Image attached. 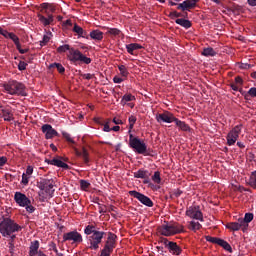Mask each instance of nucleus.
I'll list each match as a JSON object with an SVG mask.
<instances>
[{"instance_id":"nucleus-41","label":"nucleus","mask_w":256,"mask_h":256,"mask_svg":"<svg viewBox=\"0 0 256 256\" xmlns=\"http://www.w3.org/2000/svg\"><path fill=\"white\" fill-rule=\"evenodd\" d=\"M128 121H129V135H131V130L133 129V127H135V123H137V117L131 115L129 116L128 118Z\"/></svg>"},{"instance_id":"nucleus-6","label":"nucleus","mask_w":256,"mask_h":256,"mask_svg":"<svg viewBox=\"0 0 256 256\" xmlns=\"http://www.w3.org/2000/svg\"><path fill=\"white\" fill-rule=\"evenodd\" d=\"M115 247H117V235L113 234V232H109L107 241L101 251L100 256H111V253H113V249H115Z\"/></svg>"},{"instance_id":"nucleus-4","label":"nucleus","mask_w":256,"mask_h":256,"mask_svg":"<svg viewBox=\"0 0 256 256\" xmlns=\"http://www.w3.org/2000/svg\"><path fill=\"white\" fill-rule=\"evenodd\" d=\"M129 147L133 149L138 155L150 156V150L147 149V144L139 137L129 134Z\"/></svg>"},{"instance_id":"nucleus-8","label":"nucleus","mask_w":256,"mask_h":256,"mask_svg":"<svg viewBox=\"0 0 256 256\" xmlns=\"http://www.w3.org/2000/svg\"><path fill=\"white\" fill-rule=\"evenodd\" d=\"M66 241H71L72 245H79L80 243H83V236L77 230L70 231L63 234V243Z\"/></svg>"},{"instance_id":"nucleus-28","label":"nucleus","mask_w":256,"mask_h":256,"mask_svg":"<svg viewBox=\"0 0 256 256\" xmlns=\"http://www.w3.org/2000/svg\"><path fill=\"white\" fill-rule=\"evenodd\" d=\"M174 123L177 127H179L181 131H191V127L184 121L179 120V118H176V120H174Z\"/></svg>"},{"instance_id":"nucleus-16","label":"nucleus","mask_w":256,"mask_h":256,"mask_svg":"<svg viewBox=\"0 0 256 256\" xmlns=\"http://www.w3.org/2000/svg\"><path fill=\"white\" fill-rule=\"evenodd\" d=\"M14 201L17 203V205H19V207H25L31 203V199L21 192H15Z\"/></svg>"},{"instance_id":"nucleus-54","label":"nucleus","mask_w":256,"mask_h":256,"mask_svg":"<svg viewBox=\"0 0 256 256\" xmlns=\"http://www.w3.org/2000/svg\"><path fill=\"white\" fill-rule=\"evenodd\" d=\"M16 49L19 51L21 55H25V53H29V48L23 49L21 48V44L16 46Z\"/></svg>"},{"instance_id":"nucleus-22","label":"nucleus","mask_w":256,"mask_h":256,"mask_svg":"<svg viewBox=\"0 0 256 256\" xmlns=\"http://www.w3.org/2000/svg\"><path fill=\"white\" fill-rule=\"evenodd\" d=\"M9 240H8V251L10 253L11 256L15 255V239H17V235L14 234L12 236H8Z\"/></svg>"},{"instance_id":"nucleus-36","label":"nucleus","mask_w":256,"mask_h":256,"mask_svg":"<svg viewBox=\"0 0 256 256\" xmlns=\"http://www.w3.org/2000/svg\"><path fill=\"white\" fill-rule=\"evenodd\" d=\"M202 55L204 57H215V55H217V52H215V49H213L212 47H208L203 49Z\"/></svg>"},{"instance_id":"nucleus-9","label":"nucleus","mask_w":256,"mask_h":256,"mask_svg":"<svg viewBox=\"0 0 256 256\" xmlns=\"http://www.w3.org/2000/svg\"><path fill=\"white\" fill-rule=\"evenodd\" d=\"M243 129V125H236L232 130L227 134L226 140L227 145L229 147L233 146L237 143V139H239V135H241V130Z\"/></svg>"},{"instance_id":"nucleus-38","label":"nucleus","mask_w":256,"mask_h":256,"mask_svg":"<svg viewBox=\"0 0 256 256\" xmlns=\"http://www.w3.org/2000/svg\"><path fill=\"white\" fill-rule=\"evenodd\" d=\"M73 31L74 33H77V35H79V37H85L87 35V32L85 30H83V28H81V26L75 24L73 27Z\"/></svg>"},{"instance_id":"nucleus-49","label":"nucleus","mask_w":256,"mask_h":256,"mask_svg":"<svg viewBox=\"0 0 256 256\" xmlns=\"http://www.w3.org/2000/svg\"><path fill=\"white\" fill-rule=\"evenodd\" d=\"M143 183H144V185H148V187H150V189H153V187H155V184L151 183V180H149V175H147V177L144 178Z\"/></svg>"},{"instance_id":"nucleus-11","label":"nucleus","mask_w":256,"mask_h":256,"mask_svg":"<svg viewBox=\"0 0 256 256\" xmlns=\"http://www.w3.org/2000/svg\"><path fill=\"white\" fill-rule=\"evenodd\" d=\"M205 239L208 243L219 245L220 247H223L225 251H228V253H233V248H231V245L227 241L213 236H206Z\"/></svg>"},{"instance_id":"nucleus-51","label":"nucleus","mask_w":256,"mask_h":256,"mask_svg":"<svg viewBox=\"0 0 256 256\" xmlns=\"http://www.w3.org/2000/svg\"><path fill=\"white\" fill-rule=\"evenodd\" d=\"M27 63L24 61H20L18 64V69L19 71H25V69H27Z\"/></svg>"},{"instance_id":"nucleus-52","label":"nucleus","mask_w":256,"mask_h":256,"mask_svg":"<svg viewBox=\"0 0 256 256\" xmlns=\"http://www.w3.org/2000/svg\"><path fill=\"white\" fill-rule=\"evenodd\" d=\"M24 207H25L27 213H35V207L33 205H31V202Z\"/></svg>"},{"instance_id":"nucleus-29","label":"nucleus","mask_w":256,"mask_h":256,"mask_svg":"<svg viewBox=\"0 0 256 256\" xmlns=\"http://www.w3.org/2000/svg\"><path fill=\"white\" fill-rule=\"evenodd\" d=\"M126 49L130 55H135V53H133V52L137 51L139 49H143V46H141L140 44H137V43H131V44L126 45Z\"/></svg>"},{"instance_id":"nucleus-34","label":"nucleus","mask_w":256,"mask_h":256,"mask_svg":"<svg viewBox=\"0 0 256 256\" xmlns=\"http://www.w3.org/2000/svg\"><path fill=\"white\" fill-rule=\"evenodd\" d=\"M247 184L252 189H256V170L251 172L250 177H249V179L247 181Z\"/></svg>"},{"instance_id":"nucleus-26","label":"nucleus","mask_w":256,"mask_h":256,"mask_svg":"<svg viewBox=\"0 0 256 256\" xmlns=\"http://www.w3.org/2000/svg\"><path fill=\"white\" fill-rule=\"evenodd\" d=\"M38 19H39L40 23H42V25H44V27H47V25H51V23H53V21H54L53 15H51V14L48 16V18H46L42 14H38Z\"/></svg>"},{"instance_id":"nucleus-46","label":"nucleus","mask_w":256,"mask_h":256,"mask_svg":"<svg viewBox=\"0 0 256 256\" xmlns=\"http://www.w3.org/2000/svg\"><path fill=\"white\" fill-rule=\"evenodd\" d=\"M108 35H113V37H117V35L121 34V30L117 29V28H110L107 31Z\"/></svg>"},{"instance_id":"nucleus-19","label":"nucleus","mask_w":256,"mask_h":256,"mask_svg":"<svg viewBox=\"0 0 256 256\" xmlns=\"http://www.w3.org/2000/svg\"><path fill=\"white\" fill-rule=\"evenodd\" d=\"M74 153L77 157H82L85 165H89V151H87V148L83 147L82 151H79V149L74 148Z\"/></svg>"},{"instance_id":"nucleus-30","label":"nucleus","mask_w":256,"mask_h":256,"mask_svg":"<svg viewBox=\"0 0 256 256\" xmlns=\"http://www.w3.org/2000/svg\"><path fill=\"white\" fill-rule=\"evenodd\" d=\"M90 37L94 41H103V32L100 30H92L90 32Z\"/></svg>"},{"instance_id":"nucleus-14","label":"nucleus","mask_w":256,"mask_h":256,"mask_svg":"<svg viewBox=\"0 0 256 256\" xmlns=\"http://www.w3.org/2000/svg\"><path fill=\"white\" fill-rule=\"evenodd\" d=\"M176 119L177 118L175 117V115H173V113L169 111H165L156 115L157 123H175Z\"/></svg>"},{"instance_id":"nucleus-21","label":"nucleus","mask_w":256,"mask_h":256,"mask_svg":"<svg viewBox=\"0 0 256 256\" xmlns=\"http://www.w3.org/2000/svg\"><path fill=\"white\" fill-rule=\"evenodd\" d=\"M253 213H246L244 218H240V221L243 224V233H245V231H247V229H249V223H251V221H253Z\"/></svg>"},{"instance_id":"nucleus-58","label":"nucleus","mask_w":256,"mask_h":256,"mask_svg":"<svg viewBox=\"0 0 256 256\" xmlns=\"http://www.w3.org/2000/svg\"><path fill=\"white\" fill-rule=\"evenodd\" d=\"M83 79H87V81L93 79L95 77V74L87 73L82 75Z\"/></svg>"},{"instance_id":"nucleus-55","label":"nucleus","mask_w":256,"mask_h":256,"mask_svg":"<svg viewBox=\"0 0 256 256\" xmlns=\"http://www.w3.org/2000/svg\"><path fill=\"white\" fill-rule=\"evenodd\" d=\"M49 40H50L49 36L44 35L42 41H40L41 47H45V45H47Z\"/></svg>"},{"instance_id":"nucleus-48","label":"nucleus","mask_w":256,"mask_h":256,"mask_svg":"<svg viewBox=\"0 0 256 256\" xmlns=\"http://www.w3.org/2000/svg\"><path fill=\"white\" fill-rule=\"evenodd\" d=\"M111 123V119H108L105 124H104V128L103 131H105V133H109L111 131V127L109 126V124Z\"/></svg>"},{"instance_id":"nucleus-64","label":"nucleus","mask_w":256,"mask_h":256,"mask_svg":"<svg viewBox=\"0 0 256 256\" xmlns=\"http://www.w3.org/2000/svg\"><path fill=\"white\" fill-rule=\"evenodd\" d=\"M26 175H33V166H28L26 169Z\"/></svg>"},{"instance_id":"nucleus-62","label":"nucleus","mask_w":256,"mask_h":256,"mask_svg":"<svg viewBox=\"0 0 256 256\" xmlns=\"http://www.w3.org/2000/svg\"><path fill=\"white\" fill-rule=\"evenodd\" d=\"M251 67H253V65L247 63H242L240 65V69H251Z\"/></svg>"},{"instance_id":"nucleus-42","label":"nucleus","mask_w":256,"mask_h":256,"mask_svg":"<svg viewBox=\"0 0 256 256\" xmlns=\"http://www.w3.org/2000/svg\"><path fill=\"white\" fill-rule=\"evenodd\" d=\"M152 181L156 183V185H161V172H154V175H152Z\"/></svg>"},{"instance_id":"nucleus-3","label":"nucleus","mask_w":256,"mask_h":256,"mask_svg":"<svg viewBox=\"0 0 256 256\" xmlns=\"http://www.w3.org/2000/svg\"><path fill=\"white\" fill-rule=\"evenodd\" d=\"M21 229L23 228L11 218H3L0 222V233L2 237L15 235V233H19Z\"/></svg>"},{"instance_id":"nucleus-18","label":"nucleus","mask_w":256,"mask_h":256,"mask_svg":"<svg viewBox=\"0 0 256 256\" xmlns=\"http://www.w3.org/2000/svg\"><path fill=\"white\" fill-rule=\"evenodd\" d=\"M1 111L2 119H4V121L11 122L15 120V117L13 116V108H11V106H5Z\"/></svg>"},{"instance_id":"nucleus-25","label":"nucleus","mask_w":256,"mask_h":256,"mask_svg":"<svg viewBox=\"0 0 256 256\" xmlns=\"http://www.w3.org/2000/svg\"><path fill=\"white\" fill-rule=\"evenodd\" d=\"M48 162L49 165H54L55 167H61L62 169H69V166L67 165V163L54 158L52 160H46Z\"/></svg>"},{"instance_id":"nucleus-24","label":"nucleus","mask_w":256,"mask_h":256,"mask_svg":"<svg viewBox=\"0 0 256 256\" xmlns=\"http://www.w3.org/2000/svg\"><path fill=\"white\" fill-rule=\"evenodd\" d=\"M168 247L169 253H172V255H181V247L177 245V242H170Z\"/></svg>"},{"instance_id":"nucleus-60","label":"nucleus","mask_w":256,"mask_h":256,"mask_svg":"<svg viewBox=\"0 0 256 256\" xmlns=\"http://www.w3.org/2000/svg\"><path fill=\"white\" fill-rule=\"evenodd\" d=\"M125 81V79H123V78H121V77H119V76H115L114 78H113V82L114 83H123Z\"/></svg>"},{"instance_id":"nucleus-47","label":"nucleus","mask_w":256,"mask_h":256,"mask_svg":"<svg viewBox=\"0 0 256 256\" xmlns=\"http://www.w3.org/2000/svg\"><path fill=\"white\" fill-rule=\"evenodd\" d=\"M62 136L64 137V139H66V141L68 143H72V145H75V140H73V138H71V134H69L67 132H63Z\"/></svg>"},{"instance_id":"nucleus-57","label":"nucleus","mask_w":256,"mask_h":256,"mask_svg":"<svg viewBox=\"0 0 256 256\" xmlns=\"http://www.w3.org/2000/svg\"><path fill=\"white\" fill-rule=\"evenodd\" d=\"M230 87L233 91H239L242 94L244 93L243 89L242 88L239 89L240 86H237V84H230Z\"/></svg>"},{"instance_id":"nucleus-13","label":"nucleus","mask_w":256,"mask_h":256,"mask_svg":"<svg viewBox=\"0 0 256 256\" xmlns=\"http://www.w3.org/2000/svg\"><path fill=\"white\" fill-rule=\"evenodd\" d=\"M104 235L105 232L97 231L94 232V234H92L91 236H89L90 249L97 251V249H99V244L101 243V241H103Z\"/></svg>"},{"instance_id":"nucleus-44","label":"nucleus","mask_w":256,"mask_h":256,"mask_svg":"<svg viewBox=\"0 0 256 256\" xmlns=\"http://www.w3.org/2000/svg\"><path fill=\"white\" fill-rule=\"evenodd\" d=\"M80 187L82 191H87L91 187V183L87 180H80Z\"/></svg>"},{"instance_id":"nucleus-31","label":"nucleus","mask_w":256,"mask_h":256,"mask_svg":"<svg viewBox=\"0 0 256 256\" xmlns=\"http://www.w3.org/2000/svg\"><path fill=\"white\" fill-rule=\"evenodd\" d=\"M202 227L203 225H201V223L199 222H195V221L188 222V229L190 231H193L194 233H197V231H199Z\"/></svg>"},{"instance_id":"nucleus-50","label":"nucleus","mask_w":256,"mask_h":256,"mask_svg":"<svg viewBox=\"0 0 256 256\" xmlns=\"http://www.w3.org/2000/svg\"><path fill=\"white\" fill-rule=\"evenodd\" d=\"M235 85L238 87H243V78H241V76L235 77Z\"/></svg>"},{"instance_id":"nucleus-7","label":"nucleus","mask_w":256,"mask_h":256,"mask_svg":"<svg viewBox=\"0 0 256 256\" xmlns=\"http://www.w3.org/2000/svg\"><path fill=\"white\" fill-rule=\"evenodd\" d=\"M37 187L40 189V191H45L47 195L53 197V193H55V180L40 178V180L37 182Z\"/></svg>"},{"instance_id":"nucleus-27","label":"nucleus","mask_w":256,"mask_h":256,"mask_svg":"<svg viewBox=\"0 0 256 256\" xmlns=\"http://www.w3.org/2000/svg\"><path fill=\"white\" fill-rule=\"evenodd\" d=\"M175 23L177 25H180V27H184V29H191L192 23L190 20L184 19V18H178L175 20Z\"/></svg>"},{"instance_id":"nucleus-15","label":"nucleus","mask_w":256,"mask_h":256,"mask_svg":"<svg viewBox=\"0 0 256 256\" xmlns=\"http://www.w3.org/2000/svg\"><path fill=\"white\" fill-rule=\"evenodd\" d=\"M198 0H184L182 3L178 4V11H182V13H187V11H191V9H195L197 7Z\"/></svg>"},{"instance_id":"nucleus-2","label":"nucleus","mask_w":256,"mask_h":256,"mask_svg":"<svg viewBox=\"0 0 256 256\" xmlns=\"http://www.w3.org/2000/svg\"><path fill=\"white\" fill-rule=\"evenodd\" d=\"M4 91L8 93V95H18L21 97H27V91L25 84L17 81V80H10L5 82L2 85Z\"/></svg>"},{"instance_id":"nucleus-45","label":"nucleus","mask_w":256,"mask_h":256,"mask_svg":"<svg viewBox=\"0 0 256 256\" xmlns=\"http://www.w3.org/2000/svg\"><path fill=\"white\" fill-rule=\"evenodd\" d=\"M13 41V43L16 45V47H19L21 45V42H19V37L15 35V33H12L9 37Z\"/></svg>"},{"instance_id":"nucleus-17","label":"nucleus","mask_w":256,"mask_h":256,"mask_svg":"<svg viewBox=\"0 0 256 256\" xmlns=\"http://www.w3.org/2000/svg\"><path fill=\"white\" fill-rule=\"evenodd\" d=\"M42 133H45L46 139H53V137H59V132L53 128L50 124H44L42 126Z\"/></svg>"},{"instance_id":"nucleus-20","label":"nucleus","mask_w":256,"mask_h":256,"mask_svg":"<svg viewBox=\"0 0 256 256\" xmlns=\"http://www.w3.org/2000/svg\"><path fill=\"white\" fill-rule=\"evenodd\" d=\"M226 229H230V231H240L241 229L243 231V222H241L240 218L237 222H229L226 224Z\"/></svg>"},{"instance_id":"nucleus-40","label":"nucleus","mask_w":256,"mask_h":256,"mask_svg":"<svg viewBox=\"0 0 256 256\" xmlns=\"http://www.w3.org/2000/svg\"><path fill=\"white\" fill-rule=\"evenodd\" d=\"M118 69L120 71L121 77H124L125 79L129 77V70H127V67L125 65H119Z\"/></svg>"},{"instance_id":"nucleus-39","label":"nucleus","mask_w":256,"mask_h":256,"mask_svg":"<svg viewBox=\"0 0 256 256\" xmlns=\"http://www.w3.org/2000/svg\"><path fill=\"white\" fill-rule=\"evenodd\" d=\"M84 233L85 235H94L95 233H97V230L95 228V225H88L85 227L84 229Z\"/></svg>"},{"instance_id":"nucleus-63","label":"nucleus","mask_w":256,"mask_h":256,"mask_svg":"<svg viewBox=\"0 0 256 256\" xmlns=\"http://www.w3.org/2000/svg\"><path fill=\"white\" fill-rule=\"evenodd\" d=\"M7 163V157H0V167H3Z\"/></svg>"},{"instance_id":"nucleus-53","label":"nucleus","mask_w":256,"mask_h":256,"mask_svg":"<svg viewBox=\"0 0 256 256\" xmlns=\"http://www.w3.org/2000/svg\"><path fill=\"white\" fill-rule=\"evenodd\" d=\"M21 184L22 185H29V177L25 173L22 174Z\"/></svg>"},{"instance_id":"nucleus-56","label":"nucleus","mask_w":256,"mask_h":256,"mask_svg":"<svg viewBox=\"0 0 256 256\" xmlns=\"http://www.w3.org/2000/svg\"><path fill=\"white\" fill-rule=\"evenodd\" d=\"M49 249H50V251H54V253H57L59 251L57 249V244H55V242H50Z\"/></svg>"},{"instance_id":"nucleus-43","label":"nucleus","mask_w":256,"mask_h":256,"mask_svg":"<svg viewBox=\"0 0 256 256\" xmlns=\"http://www.w3.org/2000/svg\"><path fill=\"white\" fill-rule=\"evenodd\" d=\"M188 16H189V14L187 12H183V14H182L177 11H172L170 13V17H175L176 19H179V17H188Z\"/></svg>"},{"instance_id":"nucleus-1","label":"nucleus","mask_w":256,"mask_h":256,"mask_svg":"<svg viewBox=\"0 0 256 256\" xmlns=\"http://www.w3.org/2000/svg\"><path fill=\"white\" fill-rule=\"evenodd\" d=\"M66 51H69L67 57L73 65H80V63H84V65H90L92 61L91 58L82 54V52L78 49L71 48L69 44H64L57 48L58 53H66Z\"/></svg>"},{"instance_id":"nucleus-33","label":"nucleus","mask_w":256,"mask_h":256,"mask_svg":"<svg viewBox=\"0 0 256 256\" xmlns=\"http://www.w3.org/2000/svg\"><path fill=\"white\" fill-rule=\"evenodd\" d=\"M147 175H149V171L139 169L137 172H134L135 179H147Z\"/></svg>"},{"instance_id":"nucleus-5","label":"nucleus","mask_w":256,"mask_h":256,"mask_svg":"<svg viewBox=\"0 0 256 256\" xmlns=\"http://www.w3.org/2000/svg\"><path fill=\"white\" fill-rule=\"evenodd\" d=\"M158 233L164 237H172V235H178L183 233V225L179 224H163L158 227Z\"/></svg>"},{"instance_id":"nucleus-35","label":"nucleus","mask_w":256,"mask_h":256,"mask_svg":"<svg viewBox=\"0 0 256 256\" xmlns=\"http://www.w3.org/2000/svg\"><path fill=\"white\" fill-rule=\"evenodd\" d=\"M129 101H135V96H133L132 94H125L122 97L120 105H122V107H125L127 103H129Z\"/></svg>"},{"instance_id":"nucleus-23","label":"nucleus","mask_w":256,"mask_h":256,"mask_svg":"<svg viewBox=\"0 0 256 256\" xmlns=\"http://www.w3.org/2000/svg\"><path fill=\"white\" fill-rule=\"evenodd\" d=\"M39 255V241L34 240L30 243L29 256Z\"/></svg>"},{"instance_id":"nucleus-61","label":"nucleus","mask_w":256,"mask_h":256,"mask_svg":"<svg viewBox=\"0 0 256 256\" xmlns=\"http://www.w3.org/2000/svg\"><path fill=\"white\" fill-rule=\"evenodd\" d=\"M161 243H163V245H165V247H167V249H169V243H172V242L169 241L167 238H162Z\"/></svg>"},{"instance_id":"nucleus-37","label":"nucleus","mask_w":256,"mask_h":256,"mask_svg":"<svg viewBox=\"0 0 256 256\" xmlns=\"http://www.w3.org/2000/svg\"><path fill=\"white\" fill-rule=\"evenodd\" d=\"M49 67L50 69H57L58 73H60L61 75L65 73V67L61 63H52Z\"/></svg>"},{"instance_id":"nucleus-12","label":"nucleus","mask_w":256,"mask_h":256,"mask_svg":"<svg viewBox=\"0 0 256 256\" xmlns=\"http://www.w3.org/2000/svg\"><path fill=\"white\" fill-rule=\"evenodd\" d=\"M129 195L131 197H134V199H138L142 205H145L146 207H153V200L149 198L148 196L142 194L141 192H137L135 190L129 191Z\"/></svg>"},{"instance_id":"nucleus-10","label":"nucleus","mask_w":256,"mask_h":256,"mask_svg":"<svg viewBox=\"0 0 256 256\" xmlns=\"http://www.w3.org/2000/svg\"><path fill=\"white\" fill-rule=\"evenodd\" d=\"M186 216L190 219H196V221L203 222V212H201V207L199 205L190 206L186 210Z\"/></svg>"},{"instance_id":"nucleus-59","label":"nucleus","mask_w":256,"mask_h":256,"mask_svg":"<svg viewBox=\"0 0 256 256\" xmlns=\"http://www.w3.org/2000/svg\"><path fill=\"white\" fill-rule=\"evenodd\" d=\"M13 32H8L7 30H2V36L5 37V39H9V37H11V34Z\"/></svg>"},{"instance_id":"nucleus-32","label":"nucleus","mask_w":256,"mask_h":256,"mask_svg":"<svg viewBox=\"0 0 256 256\" xmlns=\"http://www.w3.org/2000/svg\"><path fill=\"white\" fill-rule=\"evenodd\" d=\"M246 101H251V97H256V87H252L249 91L242 93Z\"/></svg>"}]
</instances>
